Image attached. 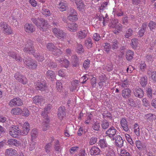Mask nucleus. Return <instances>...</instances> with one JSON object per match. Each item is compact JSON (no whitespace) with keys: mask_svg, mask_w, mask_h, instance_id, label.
Instances as JSON below:
<instances>
[{"mask_svg":"<svg viewBox=\"0 0 156 156\" xmlns=\"http://www.w3.org/2000/svg\"><path fill=\"white\" fill-rule=\"evenodd\" d=\"M31 20L33 23L38 28L41 29V30L43 29V27L48 24L47 21L42 18H36L32 17L31 18Z\"/></svg>","mask_w":156,"mask_h":156,"instance_id":"obj_1","label":"nucleus"},{"mask_svg":"<svg viewBox=\"0 0 156 156\" xmlns=\"http://www.w3.org/2000/svg\"><path fill=\"white\" fill-rule=\"evenodd\" d=\"M23 60L24 64L28 68L35 69L37 66V62L35 60H32L29 57H24Z\"/></svg>","mask_w":156,"mask_h":156,"instance_id":"obj_2","label":"nucleus"},{"mask_svg":"<svg viewBox=\"0 0 156 156\" xmlns=\"http://www.w3.org/2000/svg\"><path fill=\"white\" fill-rule=\"evenodd\" d=\"M20 128L18 126L11 127L9 132L10 135L13 137L16 138L19 135H20Z\"/></svg>","mask_w":156,"mask_h":156,"instance_id":"obj_3","label":"nucleus"},{"mask_svg":"<svg viewBox=\"0 0 156 156\" xmlns=\"http://www.w3.org/2000/svg\"><path fill=\"white\" fill-rule=\"evenodd\" d=\"M33 42L30 39L27 40V43L25 45L24 51L29 53H33L34 51L33 46Z\"/></svg>","mask_w":156,"mask_h":156,"instance_id":"obj_4","label":"nucleus"},{"mask_svg":"<svg viewBox=\"0 0 156 156\" xmlns=\"http://www.w3.org/2000/svg\"><path fill=\"white\" fill-rule=\"evenodd\" d=\"M23 104L22 100L19 97H16L10 100L9 105L11 107L19 106Z\"/></svg>","mask_w":156,"mask_h":156,"instance_id":"obj_5","label":"nucleus"},{"mask_svg":"<svg viewBox=\"0 0 156 156\" xmlns=\"http://www.w3.org/2000/svg\"><path fill=\"white\" fill-rule=\"evenodd\" d=\"M52 32L55 36L59 39H63L66 37V34L59 29L55 27L52 29Z\"/></svg>","mask_w":156,"mask_h":156,"instance_id":"obj_6","label":"nucleus"},{"mask_svg":"<svg viewBox=\"0 0 156 156\" xmlns=\"http://www.w3.org/2000/svg\"><path fill=\"white\" fill-rule=\"evenodd\" d=\"M0 27L1 30L4 33L7 34H11L12 32V30L11 28L9 27L6 23L3 22H2L0 23Z\"/></svg>","mask_w":156,"mask_h":156,"instance_id":"obj_7","label":"nucleus"},{"mask_svg":"<svg viewBox=\"0 0 156 156\" xmlns=\"http://www.w3.org/2000/svg\"><path fill=\"white\" fill-rule=\"evenodd\" d=\"M117 130L113 126H112L106 132L105 134L113 140L115 139L114 136L116 133Z\"/></svg>","mask_w":156,"mask_h":156,"instance_id":"obj_8","label":"nucleus"},{"mask_svg":"<svg viewBox=\"0 0 156 156\" xmlns=\"http://www.w3.org/2000/svg\"><path fill=\"white\" fill-rule=\"evenodd\" d=\"M35 88L37 90H40L43 91L45 90L46 86V81L43 80L40 82H37L35 85Z\"/></svg>","mask_w":156,"mask_h":156,"instance_id":"obj_9","label":"nucleus"},{"mask_svg":"<svg viewBox=\"0 0 156 156\" xmlns=\"http://www.w3.org/2000/svg\"><path fill=\"white\" fill-rule=\"evenodd\" d=\"M30 126L28 123L25 122L22 129H20V135L25 136L27 135L30 130Z\"/></svg>","mask_w":156,"mask_h":156,"instance_id":"obj_10","label":"nucleus"},{"mask_svg":"<svg viewBox=\"0 0 156 156\" xmlns=\"http://www.w3.org/2000/svg\"><path fill=\"white\" fill-rule=\"evenodd\" d=\"M58 115L59 118L62 119L66 115V109L64 107H60L58 109Z\"/></svg>","mask_w":156,"mask_h":156,"instance_id":"obj_11","label":"nucleus"},{"mask_svg":"<svg viewBox=\"0 0 156 156\" xmlns=\"http://www.w3.org/2000/svg\"><path fill=\"white\" fill-rule=\"evenodd\" d=\"M71 62L73 67H78L80 64L79 58L76 55H73L72 57Z\"/></svg>","mask_w":156,"mask_h":156,"instance_id":"obj_12","label":"nucleus"},{"mask_svg":"<svg viewBox=\"0 0 156 156\" xmlns=\"http://www.w3.org/2000/svg\"><path fill=\"white\" fill-rule=\"evenodd\" d=\"M114 140H115V144L117 146L121 147L123 146V140L120 136L116 135Z\"/></svg>","mask_w":156,"mask_h":156,"instance_id":"obj_13","label":"nucleus"},{"mask_svg":"<svg viewBox=\"0 0 156 156\" xmlns=\"http://www.w3.org/2000/svg\"><path fill=\"white\" fill-rule=\"evenodd\" d=\"M131 91L129 88L124 89L122 91V95L125 98H129L131 96Z\"/></svg>","mask_w":156,"mask_h":156,"instance_id":"obj_14","label":"nucleus"},{"mask_svg":"<svg viewBox=\"0 0 156 156\" xmlns=\"http://www.w3.org/2000/svg\"><path fill=\"white\" fill-rule=\"evenodd\" d=\"M24 27L26 32L28 33H32L34 30V27L31 24L27 23L24 25Z\"/></svg>","mask_w":156,"mask_h":156,"instance_id":"obj_15","label":"nucleus"},{"mask_svg":"<svg viewBox=\"0 0 156 156\" xmlns=\"http://www.w3.org/2000/svg\"><path fill=\"white\" fill-rule=\"evenodd\" d=\"M17 151L14 149L9 148L6 150L5 154L6 156H16Z\"/></svg>","mask_w":156,"mask_h":156,"instance_id":"obj_16","label":"nucleus"},{"mask_svg":"<svg viewBox=\"0 0 156 156\" xmlns=\"http://www.w3.org/2000/svg\"><path fill=\"white\" fill-rule=\"evenodd\" d=\"M134 95L135 96L139 98H142L144 95L143 90L141 89L138 88L135 89L134 92Z\"/></svg>","mask_w":156,"mask_h":156,"instance_id":"obj_17","label":"nucleus"},{"mask_svg":"<svg viewBox=\"0 0 156 156\" xmlns=\"http://www.w3.org/2000/svg\"><path fill=\"white\" fill-rule=\"evenodd\" d=\"M122 126L123 129L127 131L129 130V128L127 125V122L126 119L123 118H122L120 122Z\"/></svg>","mask_w":156,"mask_h":156,"instance_id":"obj_18","label":"nucleus"},{"mask_svg":"<svg viewBox=\"0 0 156 156\" xmlns=\"http://www.w3.org/2000/svg\"><path fill=\"white\" fill-rule=\"evenodd\" d=\"M145 119L148 121L152 122L156 119L154 114L152 113H149L146 114L144 116Z\"/></svg>","mask_w":156,"mask_h":156,"instance_id":"obj_19","label":"nucleus"},{"mask_svg":"<svg viewBox=\"0 0 156 156\" xmlns=\"http://www.w3.org/2000/svg\"><path fill=\"white\" fill-rule=\"evenodd\" d=\"M8 145L10 146H18L19 145V141L16 139H11L8 140L7 142Z\"/></svg>","mask_w":156,"mask_h":156,"instance_id":"obj_20","label":"nucleus"},{"mask_svg":"<svg viewBox=\"0 0 156 156\" xmlns=\"http://www.w3.org/2000/svg\"><path fill=\"white\" fill-rule=\"evenodd\" d=\"M134 55V53L131 50H128L126 51V59L130 61L133 58Z\"/></svg>","mask_w":156,"mask_h":156,"instance_id":"obj_21","label":"nucleus"},{"mask_svg":"<svg viewBox=\"0 0 156 156\" xmlns=\"http://www.w3.org/2000/svg\"><path fill=\"white\" fill-rule=\"evenodd\" d=\"M59 8L60 10L61 11L66 10L68 8L67 4L65 2L61 1L59 4Z\"/></svg>","mask_w":156,"mask_h":156,"instance_id":"obj_22","label":"nucleus"},{"mask_svg":"<svg viewBox=\"0 0 156 156\" xmlns=\"http://www.w3.org/2000/svg\"><path fill=\"white\" fill-rule=\"evenodd\" d=\"M8 55L9 56L13 58H15L16 61H21L22 59L18 55L16 54L14 52H10L8 53Z\"/></svg>","mask_w":156,"mask_h":156,"instance_id":"obj_23","label":"nucleus"},{"mask_svg":"<svg viewBox=\"0 0 156 156\" xmlns=\"http://www.w3.org/2000/svg\"><path fill=\"white\" fill-rule=\"evenodd\" d=\"M100 150V149L96 146H93L91 148L90 150V152L91 154L96 155L99 154Z\"/></svg>","mask_w":156,"mask_h":156,"instance_id":"obj_24","label":"nucleus"},{"mask_svg":"<svg viewBox=\"0 0 156 156\" xmlns=\"http://www.w3.org/2000/svg\"><path fill=\"white\" fill-rule=\"evenodd\" d=\"M22 110L20 108H15L12 109L11 111L12 114L14 115H19L21 114Z\"/></svg>","mask_w":156,"mask_h":156,"instance_id":"obj_25","label":"nucleus"},{"mask_svg":"<svg viewBox=\"0 0 156 156\" xmlns=\"http://www.w3.org/2000/svg\"><path fill=\"white\" fill-rule=\"evenodd\" d=\"M124 36L127 38L129 39L133 34V30L129 28L127 29L125 31Z\"/></svg>","mask_w":156,"mask_h":156,"instance_id":"obj_26","label":"nucleus"},{"mask_svg":"<svg viewBox=\"0 0 156 156\" xmlns=\"http://www.w3.org/2000/svg\"><path fill=\"white\" fill-rule=\"evenodd\" d=\"M100 146L101 149L103 151H105V148H108L107 145V143H106V140L105 139H101L99 141Z\"/></svg>","mask_w":156,"mask_h":156,"instance_id":"obj_27","label":"nucleus"},{"mask_svg":"<svg viewBox=\"0 0 156 156\" xmlns=\"http://www.w3.org/2000/svg\"><path fill=\"white\" fill-rule=\"evenodd\" d=\"M106 154L107 156H115V154L114 151L109 147L106 149L105 151Z\"/></svg>","mask_w":156,"mask_h":156,"instance_id":"obj_28","label":"nucleus"},{"mask_svg":"<svg viewBox=\"0 0 156 156\" xmlns=\"http://www.w3.org/2000/svg\"><path fill=\"white\" fill-rule=\"evenodd\" d=\"M46 66L51 69L56 68L57 67V65L55 63L49 60L47 62Z\"/></svg>","mask_w":156,"mask_h":156,"instance_id":"obj_29","label":"nucleus"},{"mask_svg":"<svg viewBox=\"0 0 156 156\" xmlns=\"http://www.w3.org/2000/svg\"><path fill=\"white\" fill-rule=\"evenodd\" d=\"M132 48L134 49H136L138 45V40L136 38L133 39L131 40V44Z\"/></svg>","mask_w":156,"mask_h":156,"instance_id":"obj_30","label":"nucleus"},{"mask_svg":"<svg viewBox=\"0 0 156 156\" xmlns=\"http://www.w3.org/2000/svg\"><path fill=\"white\" fill-rule=\"evenodd\" d=\"M78 27L77 24H76L75 23H71L68 26V30L70 31L74 32L76 30V29Z\"/></svg>","mask_w":156,"mask_h":156,"instance_id":"obj_31","label":"nucleus"},{"mask_svg":"<svg viewBox=\"0 0 156 156\" xmlns=\"http://www.w3.org/2000/svg\"><path fill=\"white\" fill-rule=\"evenodd\" d=\"M46 76L49 79H54L55 77L54 72L52 71L48 70L46 73Z\"/></svg>","mask_w":156,"mask_h":156,"instance_id":"obj_32","label":"nucleus"},{"mask_svg":"<svg viewBox=\"0 0 156 156\" xmlns=\"http://www.w3.org/2000/svg\"><path fill=\"white\" fill-rule=\"evenodd\" d=\"M43 99L41 96H36L33 98V101L35 103H40L43 101Z\"/></svg>","mask_w":156,"mask_h":156,"instance_id":"obj_33","label":"nucleus"},{"mask_svg":"<svg viewBox=\"0 0 156 156\" xmlns=\"http://www.w3.org/2000/svg\"><path fill=\"white\" fill-rule=\"evenodd\" d=\"M140 83L143 87H145L147 83V78L145 76L142 77L141 78Z\"/></svg>","mask_w":156,"mask_h":156,"instance_id":"obj_34","label":"nucleus"},{"mask_svg":"<svg viewBox=\"0 0 156 156\" xmlns=\"http://www.w3.org/2000/svg\"><path fill=\"white\" fill-rule=\"evenodd\" d=\"M77 35L78 37L80 39L84 38L87 36L86 32L85 30L79 31Z\"/></svg>","mask_w":156,"mask_h":156,"instance_id":"obj_35","label":"nucleus"},{"mask_svg":"<svg viewBox=\"0 0 156 156\" xmlns=\"http://www.w3.org/2000/svg\"><path fill=\"white\" fill-rule=\"evenodd\" d=\"M53 54L56 56H59L62 53V51L60 49H58L55 47L52 51Z\"/></svg>","mask_w":156,"mask_h":156,"instance_id":"obj_36","label":"nucleus"},{"mask_svg":"<svg viewBox=\"0 0 156 156\" xmlns=\"http://www.w3.org/2000/svg\"><path fill=\"white\" fill-rule=\"evenodd\" d=\"M148 27L150 30H154L156 27V23L152 21H150L148 24Z\"/></svg>","mask_w":156,"mask_h":156,"instance_id":"obj_37","label":"nucleus"},{"mask_svg":"<svg viewBox=\"0 0 156 156\" xmlns=\"http://www.w3.org/2000/svg\"><path fill=\"white\" fill-rule=\"evenodd\" d=\"M20 80L18 82L23 84L25 85L27 83V79L25 76L23 75L22 76V77H21Z\"/></svg>","mask_w":156,"mask_h":156,"instance_id":"obj_38","label":"nucleus"},{"mask_svg":"<svg viewBox=\"0 0 156 156\" xmlns=\"http://www.w3.org/2000/svg\"><path fill=\"white\" fill-rule=\"evenodd\" d=\"M42 12L44 15H46V16H49L50 15V12L49 10L45 7H43L42 9Z\"/></svg>","mask_w":156,"mask_h":156,"instance_id":"obj_39","label":"nucleus"},{"mask_svg":"<svg viewBox=\"0 0 156 156\" xmlns=\"http://www.w3.org/2000/svg\"><path fill=\"white\" fill-rule=\"evenodd\" d=\"M101 126L103 129H105L109 127V123L107 121L105 120L103 121L101 124Z\"/></svg>","mask_w":156,"mask_h":156,"instance_id":"obj_40","label":"nucleus"},{"mask_svg":"<svg viewBox=\"0 0 156 156\" xmlns=\"http://www.w3.org/2000/svg\"><path fill=\"white\" fill-rule=\"evenodd\" d=\"M103 118L105 119L106 117L109 118L110 119H111L112 118V115L110 113L108 112V111H105L102 114Z\"/></svg>","mask_w":156,"mask_h":156,"instance_id":"obj_41","label":"nucleus"},{"mask_svg":"<svg viewBox=\"0 0 156 156\" xmlns=\"http://www.w3.org/2000/svg\"><path fill=\"white\" fill-rule=\"evenodd\" d=\"M47 48L50 51H52L55 49L56 47L52 43H48L47 44Z\"/></svg>","mask_w":156,"mask_h":156,"instance_id":"obj_42","label":"nucleus"},{"mask_svg":"<svg viewBox=\"0 0 156 156\" xmlns=\"http://www.w3.org/2000/svg\"><path fill=\"white\" fill-rule=\"evenodd\" d=\"M49 126L48 121L44 122L42 124V129L43 131H45Z\"/></svg>","mask_w":156,"mask_h":156,"instance_id":"obj_43","label":"nucleus"},{"mask_svg":"<svg viewBox=\"0 0 156 156\" xmlns=\"http://www.w3.org/2000/svg\"><path fill=\"white\" fill-rule=\"evenodd\" d=\"M92 44L91 39H88L85 41V45L88 48H91L92 47Z\"/></svg>","mask_w":156,"mask_h":156,"instance_id":"obj_44","label":"nucleus"},{"mask_svg":"<svg viewBox=\"0 0 156 156\" xmlns=\"http://www.w3.org/2000/svg\"><path fill=\"white\" fill-rule=\"evenodd\" d=\"M36 143L33 141H31L30 144L29 150L32 151L35 149Z\"/></svg>","mask_w":156,"mask_h":156,"instance_id":"obj_45","label":"nucleus"},{"mask_svg":"<svg viewBox=\"0 0 156 156\" xmlns=\"http://www.w3.org/2000/svg\"><path fill=\"white\" fill-rule=\"evenodd\" d=\"M23 75L20 73L17 72L14 74V77L15 79L18 82L20 80Z\"/></svg>","mask_w":156,"mask_h":156,"instance_id":"obj_46","label":"nucleus"},{"mask_svg":"<svg viewBox=\"0 0 156 156\" xmlns=\"http://www.w3.org/2000/svg\"><path fill=\"white\" fill-rule=\"evenodd\" d=\"M127 141L131 145H133L134 143L133 142L132 140L130 137V136L128 134H126L125 135Z\"/></svg>","mask_w":156,"mask_h":156,"instance_id":"obj_47","label":"nucleus"},{"mask_svg":"<svg viewBox=\"0 0 156 156\" xmlns=\"http://www.w3.org/2000/svg\"><path fill=\"white\" fill-rule=\"evenodd\" d=\"M21 114L23 116H27L29 115V112L27 108H25L22 110Z\"/></svg>","mask_w":156,"mask_h":156,"instance_id":"obj_48","label":"nucleus"},{"mask_svg":"<svg viewBox=\"0 0 156 156\" xmlns=\"http://www.w3.org/2000/svg\"><path fill=\"white\" fill-rule=\"evenodd\" d=\"M97 140V138L96 137H92L90 139L89 143L91 145H93L96 143Z\"/></svg>","mask_w":156,"mask_h":156,"instance_id":"obj_49","label":"nucleus"},{"mask_svg":"<svg viewBox=\"0 0 156 156\" xmlns=\"http://www.w3.org/2000/svg\"><path fill=\"white\" fill-rule=\"evenodd\" d=\"M111 48V46L109 44L107 43H105L104 46V50L107 53H108L110 51V49Z\"/></svg>","mask_w":156,"mask_h":156,"instance_id":"obj_50","label":"nucleus"},{"mask_svg":"<svg viewBox=\"0 0 156 156\" xmlns=\"http://www.w3.org/2000/svg\"><path fill=\"white\" fill-rule=\"evenodd\" d=\"M56 87L58 91H60L62 88V84L60 81L58 80L56 84Z\"/></svg>","mask_w":156,"mask_h":156,"instance_id":"obj_51","label":"nucleus"},{"mask_svg":"<svg viewBox=\"0 0 156 156\" xmlns=\"http://www.w3.org/2000/svg\"><path fill=\"white\" fill-rule=\"evenodd\" d=\"M147 96L152 98V89L151 88H148L147 90Z\"/></svg>","mask_w":156,"mask_h":156,"instance_id":"obj_52","label":"nucleus"},{"mask_svg":"<svg viewBox=\"0 0 156 156\" xmlns=\"http://www.w3.org/2000/svg\"><path fill=\"white\" fill-rule=\"evenodd\" d=\"M58 61L59 62L61 63H64L65 64V65L66 67H67L68 66L69 63V61L66 59H63V60H58Z\"/></svg>","mask_w":156,"mask_h":156,"instance_id":"obj_53","label":"nucleus"},{"mask_svg":"<svg viewBox=\"0 0 156 156\" xmlns=\"http://www.w3.org/2000/svg\"><path fill=\"white\" fill-rule=\"evenodd\" d=\"M120 156H130L129 153L125 150H121L120 152Z\"/></svg>","mask_w":156,"mask_h":156,"instance_id":"obj_54","label":"nucleus"},{"mask_svg":"<svg viewBox=\"0 0 156 156\" xmlns=\"http://www.w3.org/2000/svg\"><path fill=\"white\" fill-rule=\"evenodd\" d=\"M92 128L95 130H98L100 128L99 123L97 122H95L92 126Z\"/></svg>","mask_w":156,"mask_h":156,"instance_id":"obj_55","label":"nucleus"},{"mask_svg":"<svg viewBox=\"0 0 156 156\" xmlns=\"http://www.w3.org/2000/svg\"><path fill=\"white\" fill-rule=\"evenodd\" d=\"M69 16H72L77 15V12L76 10L73 9H71L69 12Z\"/></svg>","mask_w":156,"mask_h":156,"instance_id":"obj_56","label":"nucleus"},{"mask_svg":"<svg viewBox=\"0 0 156 156\" xmlns=\"http://www.w3.org/2000/svg\"><path fill=\"white\" fill-rule=\"evenodd\" d=\"M128 104L132 107H135L136 105L134 100L132 98H129V99Z\"/></svg>","mask_w":156,"mask_h":156,"instance_id":"obj_57","label":"nucleus"},{"mask_svg":"<svg viewBox=\"0 0 156 156\" xmlns=\"http://www.w3.org/2000/svg\"><path fill=\"white\" fill-rule=\"evenodd\" d=\"M145 30L143 29H140L139 30L138 32H137L138 36L139 37H142L144 34Z\"/></svg>","mask_w":156,"mask_h":156,"instance_id":"obj_58","label":"nucleus"},{"mask_svg":"<svg viewBox=\"0 0 156 156\" xmlns=\"http://www.w3.org/2000/svg\"><path fill=\"white\" fill-rule=\"evenodd\" d=\"M111 46L112 49V50H114L117 49L118 48L117 41H115L114 42H112L111 45Z\"/></svg>","mask_w":156,"mask_h":156,"instance_id":"obj_59","label":"nucleus"},{"mask_svg":"<svg viewBox=\"0 0 156 156\" xmlns=\"http://www.w3.org/2000/svg\"><path fill=\"white\" fill-rule=\"evenodd\" d=\"M115 30L121 31L122 30V25L120 24H118L115 25Z\"/></svg>","mask_w":156,"mask_h":156,"instance_id":"obj_60","label":"nucleus"},{"mask_svg":"<svg viewBox=\"0 0 156 156\" xmlns=\"http://www.w3.org/2000/svg\"><path fill=\"white\" fill-rule=\"evenodd\" d=\"M52 145L51 143H48L46 145L45 149L46 152L48 153L49 152V149L51 147Z\"/></svg>","mask_w":156,"mask_h":156,"instance_id":"obj_61","label":"nucleus"},{"mask_svg":"<svg viewBox=\"0 0 156 156\" xmlns=\"http://www.w3.org/2000/svg\"><path fill=\"white\" fill-rule=\"evenodd\" d=\"M89 64V60L88 59L86 60L83 64V66L85 69H86L88 68Z\"/></svg>","mask_w":156,"mask_h":156,"instance_id":"obj_62","label":"nucleus"},{"mask_svg":"<svg viewBox=\"0 0 156 156\" xmlns=\"http://www.w3.org/2000/svg\"><path fill=\"white\" fill-rule=\"evenodd\" d=\"M136 145L137 147L139 150H140L142 148V145L140 140L136 141Z\"/></svg>","mask_w":156,"mask_h":156,"instance_id":"obj_63","label":"nucleus"},{"mask_svg":"<svg viewBox=\"0 0 156 156\" xmlns=\"http://www.w3.org/2000/svg\"><path fill=\"white\" fill-rule=\"evenodd\" d=\"M68 19L70 21H76L78 20V18L77 17V15H75L72 16H68Z\"/></svg>","mask_w":156,"mask_h":156,"instance_id":"obj_64","label":"nucleus"}]
</instances>
